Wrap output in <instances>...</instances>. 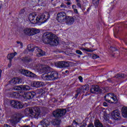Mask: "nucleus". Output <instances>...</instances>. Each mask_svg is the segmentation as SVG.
<instances>
[{
	"instance_id": "obj_37",
	"label": "nucleus",
	"mask_w": 127,
	"mask_h": 127,
	"mask_svg": "<svg viewBox=\"0 0 127 127\" xmlns=\"http://www.w3.org/2000/svg\"><path fill=\"white\" fill-rule=\"evenodd\" d=\"M116 53H119V51H115V52H114V54H113V57H117V56H118V55H116Z\"/></svg>"
},
{
	"instance_id": "obj_27",
	"label": "nucleus",
	"mask_w": 127,
	"mask_h": 127,
	"mask_svg": "<svg viewBox=\"0 0 127 127\" xmlns=\"http://www.w3.org/2000/svg\"><path fill=\"white\" fill-rule=\"evenodd\" d=\"M80 49L83 52H94V50H90L88 48H81Z\"/></svg>"
},
{
	"instance_id": "obj_30",
	"label": "nucleus",
	"mask_w": 127,
	"mask_h": 127,
	"mask_svg": "<svg viewBox=\"0 0 127 127\" xmlns=\"http://www.w3.org/2000/svg\"><path fill=\"white\" fill-rule=\"evenodd\" d=\"M15 91H21L22 90V86H15L13 88Z\"/></svg>"
},
{
	"instance_id": "obj_4",
	"label": "nucleus",
	"mask_w": 127,
	"mask_h": 127,
	"mask_svg": "<svg viewBox=\"0 0 127 127\" xmlns=\"http://www.w3.org/2000/svg\"><path fill=\"white\" fill-rule=\"evenodd\" d=\"M24 112L26 115H30L34 119H38L40 116L39 107L26 108Z\"/></svg>"
},
{
	"instance_id": "obj_7",
	"label": "nucleus",
	"mask_w": 127,
	"mask_h": 127,
	"mask_svg": "<svg viewBox=\"0 0 127 127\" xmlns=\"http://www.w3.org/2000/svg\"><path fill=\"white\" fill-rule=\"evenodd\" d=\"M104 99L106 102L108 103H111V101H114L117 103L118 102V98L117 96L113 93H108L104 96Z\"/></svg>"
},
{
	"instance_id": "obj_59",
	"label": "nucleus",
	"mask_w": 127,
	"mask_h": 127,
	"mask_svg": "<svg viewBox=\"0 0 127 127\" xmlns=\"http://www.w3.org/2000/svg\"><path fill=\"white\" fill-rule=\"evenodd\" d=\"M104 106H105V107H106V105H105V103L104 104Z\"/></svg>"
},
{
	"instance_id": "obj_25",
	"label": "nucleus",
	"mask_w": 127,
	"mask_h": 127,
	"mask_svg": "<svg viewBox=\"0 0 127 127\" xmlns=\"http://www.w3.org/2000/svg\"><path fill=\"white\" fill-rule=\"evenodd\" d=\"M122 116L123 118H127V108H124L122 109Z\"/></svg>"
},
{
	"instance_id": "obj_20",
	"label": "nucleus",
	"mask_w": 127,
	"mask_h": 127,
	"mask_svg": "<svg viewBox=\"0 0 127 127\" xmlns=\"http://www.w3.org/2000/svg\"><path fill=\"white\" fill-rule=\"evenodd\" d=\"M17 107H18L19 108H15V109H22V108H25V107H27L28 106V104L27 103H25L23 104L22 102L20 101H18V104H16Z\"/></svg>"
},
{
	"instance_id": "obj_40",
	"label": "nucleus",
	"mask_w": 127,
	"mask_h": 127,
	"mask_svg": "<svg viewBox=\"0 0 127 127\" xmlns=\"http://www.w3.org/2000/svg\"><path fill=\"white\" fill-rule=\"evenodd\" d=\"M25 11V10H24V9H22L20 11L19 14H22L24 13Z\"/></svg>"
},
{
	"instance_id": "obj_14",
	"label": "nucleus",
	"mask_w": 127,
	"mask_h": 127,
	"mask_svg": "<svg viewBox=\"0 0 127 127\" xmlns=\"http://www.w3.org/2000/svg\"><path fill=\"white\" fill-rule=\"evenodd\" d=\"M75 21V19L72 16H66L65 18V20L64 23H66L67 25H72L74 22Z\"/></svg>"
},
{
	"instance_id": "obj_45",
	"label": "nucleus",
	"mask_w": 127,
	"mask_h": 127,
	"mask_svg": "<svg viewBox=\"0 0 127 127\" xmlns=\"http://www.w3.org/2000/svg\"><path fill=\"white\" fill-rule=\"evenodd\" d=\"M76 5H72V9H76Z\"/></svg>"
},
{
	"instance_id": "obj_10",
	"label": "nucleus",
	"mask_w": 127,
	"mask_h": 127,
	"mask_svg": "<svg viewBox=\"0 0 127 127\" xmlns=\"http://www.w3.org/2000/svg\"><path fill=\"white\" fill-rule=\"evenodd\" d=\"M20 72L24 76H26V77H30L31 78H35V77H36V75L35 74L29 71V70L21 69L20 70Z\"/></svg>"
},
{
	"instance_id": "obj_31",
	"label": "nucleus",
	"mask_w": 127,
	"mask_h": 127,
	"mask_svg": "<svg viewBox=\"0 0 127 127\" xmlns=\"http://www.w3.org/2000/svg\"><path fill=\"white\" fill-rule=\"evenodd\" d=\"M92 2L94 5H95V7H97L99 5L100 0H92Z\"/></svg>"
},
{
	"instance_id": "obj_17",
	"label": "nucleus",
	"mask_w": 127,
	"mask_h": 127,
	"mask_svg": "<svg viewBox=\"0 0 127 127\" xmlns=\"http://www.w3.org/2000/svg\"><path fill=\"white\" fill-rule=\"evenodd\" d=\"M22 82V81L21 80V79L19 78L18 77H15L12 79L10 81V83L14 84H21Z\"/></svg>"
},
{
	"instance_id": "obj_2",
	"label": "nucleus",
	"mask_w": 127,
	"mask_h": 127,
	"mask_svg": "<svg viewBox=\"0 0 127 127\" xmlns=\"http://www.w3.org/2000/svg\"><path fill=\"white\" fill-rule=\"evenodd\" d=\"M50 15L49 12H45L43 13L39 14L37 16L34 13L30 14L28 16V19L31 23L33 24H43L49 19Z\"/></svg>"
},
{
	"instance_id": "obj_38",
	"label": "nucleus",
	"mask_w": 127,
	"mask_h": 127,
	"mask_svg": "<svg viewBox=\"0 0 127 127\" xmlns=\"http://www.w3.org/2000/svg\"><path fill=\"white\" fill-rule=\"evenodd\" d=\"M97 58H99L98 55L94 54L92 56V59H97Z\"/></svg>"
},
{
	"instance_id": "obj_42",
	"label": "nucleus",
	"mask_w": 127,
	"mask_h": 127,
	"mask_svg": "<svg viewBox=\"0 0 127 127\" xmlns=\"http://www.w3.org/2000/svg\"><path fill=\"white\" fill-rule=\"evenodd\" d=\"M1 7H2V2L0 1V12L1 10Z\"/></svg>"
},
{
	"instance_id": "obj_29",
	"label": "nucleus",
	"mask_w": 127,
	"mask_h": 127,
	"mask_svg": "<svg viewBox=\"0 0 127 127\" xmlns=\"http://www.w3.org/2000/svg\"><path fill=\"white\" fill-rule=\"evenodd\" d=\"M30 86L28 85H23L22 86V90L23 91H28L30 90Z\"/></svg>"
},
{
	"instance_id": "obj_34",
	"label": "nucleus",
	"mask_w": 127,
	"mask_h": 127,
	"mask_svg": "<svg viewBox=\"0 0 127 127\" xmlns=\"http://www.w3.org/2000/svg\"><path fill=\"white\" fill-rule=\"evenodd\" d=\"M76 54H78L79 55H83V53L81 52V51L77 50L75 51Z\"/></svg>"
},
{
	"instance_id": "obj_23",
	"label": "nucleus",
	"mask_w": 127,
	"mask_h": 127,
	"mask_svg": "<svg viewBox=\"0 0 127 127\" xmlns=\"http://www.w3.org/2000/svg\"><path fill=\"white\" fill-rule=\"evenodd\" d=\"M90 91L92 94H95L96 92H99L100 91V87H99L98 85H96L93 88H92Z\"/></svg>"
},
{
	"instance_id": "obj_6",
	"label": "nucleus",
	"mask_w": 127,
	"mask_h": 127,
	"mask_svg": "<svg viewBox=\"0 0 127 127\" xmlns=\"http://www.w3.org/2000/svg\"><path fill=\"white\" fill-rule=\"evenodd\" d=\"M23 32L25 35L27 36H33L40 32L39 29L35 28H25Z\"/></svg>"
},
{
	"instance_id": "obj_49",
	"label": "nucleus",
	"mask_w": 127,
	"mask_h": 127,
	"mask_svg": "<svg viewBox=\"0 0 127 127\" xmlns=\"http://www.w3.org/2000/svg\"><path fill=\"white\" fill-rule=\"evenodd\" d=\"M88 127H94V125L93 124H90L88 126Z\"/></svg>"
},
{
	"instance_id": "obj_57",
	"label": "nucleus",
	"mask_w": 127,
	"mask_h": 127,
	"mask_svg": "<svg viewBox=\"0 0 127 127\" xmlns=\"http://www.w3.org/2000/svg\"><path fill=\"white\" fill-rule=\"evenodd\" d=\"M66 1H70V0H66Z\"/></svg>"
},
{
	"instance_id": "obj_36",
	"label": "nucleus",
	"mask_w": 127,
	"mask_h": 127,
	"mask_svg": "<svg viewBox=\"0 0 127 127\" xmlns=\"http://www.w3.org/2000/svg\"><path fill=\"white\" fill-rule=\"evenodd\" d=\"M17 44L18 45V46H21L20 48H22V46H23V44L22 43L20 42H17Z\"/></svg>"
},
{
	"instance_id": "obj_5",
	"label": "nucleus",
	"mask_w": 127,
	"mask_h": 127,
	"mask_svg": "<svg viewBox=\"0 0 127 127\" xmlns=\"http://www.w3.org/2000/svg\"><path fill=\"white\" fill-rule=\"evenodd\" d=\"M27 49L29 52H33L34 50H36L37 57H41V56H44V55H45V52L42 51V50L38 48V47H35L33 45H28L27 46Z\"/></svg>"
},
{
	"instance_id": "obj_55",
	"label": "nucleus",
	"mask_w": 127,
	"mask_h": 127,
	"mask_svg": "<svg viewBox=\"0 0 127 127\" xmlns=\"http://www.w3.org/2000/svg\"><path fill=\"white\" fill-rule=\"evenodd\" d=\"M77 96H79V93H78V94H76V96L77 97Z\"/></svg>"
},
{
	"instance_id": "obj_9",
	"label": "nucleus",
	"mask_w": 127,
	"mask_h": 127,
	"mask_svg": "<svg viewBox=\"0 0 127 127\" xmlns=\"http://www.w3.org/2000/svg\"><path fill=\"white\" fill-rule=\"evenodd\" d=\"M66 114V110L65 109H57L53 111V115L55 118H61Z\"/></svg>"
},
{
	"instance_id": "obj_33",
	"label": "nucleus",
	"mask_w": 127,
	"mask_h": 127,
	"mask_svg": "<svg viewBox=\"0 0 127 127\" xmlns=\"http://www.w3.org/2000/svg\"><path fill=\"white\" fill-rule=\"evenodd\" d=\"M72 125L73 126H75V127H77V126H79V127H81V126H80V125H81V123L76 122L75 120L73 121Z\"/></svg>"
},
{
	"instance_id": "obj_58",
	"label": "nucleus",
	"mask_w": 127,
	"mask_h": 127,
	"mask_svg": "<svg viewBox=\"0 0 127 127\" xmlns=\"http://www.w3.org/2000/svg\"><path fill=\"white\" fill-rule=\"evenodd\" d=\"M78 58H80V57H81V56H78Z\"/></svg>"
},
{
	"instance_id": "obj_41",
	"label": "nucleus",
	"mask_w": 127,
	"mask_h": 127,
	"mask_svg": "<svg viewBox=\"0 0 127 127\" xmlns=\"http://www.w3.org/2000/svg\"><path fill=\"white\" fill-rule=\"evenodd\" d=\"M111 5H112V6L110 7V8H111V9H113V8H114V7H115V5H114V2H112L111 3Z\"/></svg>"
},
{
	"instance_id": "obj_8",
	"label": "nucleus",
	"mask_w": 127,
	"mask_h": 127,
	"mask_svg": "<svg viewBox=\"0 0 127 127\" xmlns=\"http://www.w3.org/2000/svg\"><path fill=\"white\" fill-rule=\"evenodd\" d=\"M66 16L67 15L66 14V13L61 12L57 14V20H58V22H60L61 23H65Z\"/></svg>"
},
{
	"instance_id": "obj_46",
	"label": "nucleus",
	"mask_w": 127,
	"mask_h": 127,
	"mask_svg": "<svg viewBox=\"0 0 127 127\" xmlns=\"http://www.w3.org/2000/svg\"><path fill=\"white\" fill-rule=\"evenodd\" d=\"M61 7H63L64 8H65V5L64 4L62 3L61 5Z\"/></svg>"
},
{
	"instance_id": "obj_11",
	"label": "nucleus",
	"mask_w": 127,
	"mask_h": 127,
	"mask_svg": "<svg viewBox=\"0 0 127 127\" xmlns=\"http://www.w3.org/2000/svg\"><path fill=\"white\" fill-rule=\"evenodd\" d=\"M121 114L120 111L118 110L113 111L111 113V118L112 120H115V121H119Z\"/></svg>"
},
{
	"instance_id": "obj_54",
	"label": "nucleus",
	"mask_w": 127,
	"mask_h": 127,
	"mask_svg": "<svg viewBox=\"0 0 127 127\" xmlns=\"http://www.w3.org/2000/svg\"><path fill=\"white\" fill-rule=\"evenodd\" d=\"M87 12L90 11V8H88L87 9Z\"/></svg>"
},
{
	"instance_id": "obj_50",
	"label": "nucleus",
	"mask_w": 127,
	"mask_h": 127,
	"mask_svg": "<svg viewBox=\"0 0 127 127\" xmlns=\"http://www.w3.org/2000/svg\"><path fill=\"white\" fill-rule=\"evenodd\" d=\"M104 119H105V120H106V121H109V117H106V116H105Z\"/></svg>"
},
{
	"instance_id": "obj_48",
	"label": "nucleus",
	"mask_w": 127,
	"mask_h": 127,
	"mask_svg": "<svg viewBox=\"0 0 127 127\" xmlns=\"http://www.w3.org/2000/svg\"><path fill=\"white\" fill-rule=\"evenodd\" d=\"M43 90L42 89H39L38 90V92H39V94H40V93L42 92ZM40 92V93H39Z\"/></svg>"
},
{
	"instance_id": "obj_53",
	"label": "nucleus",
	"mask_w": 127,
	"mask_h": 127,
	"mask_svg": "<svg viewBox=\"0 0 127 127\" xmlns=\"http://www.w3.org/2000/svg\"><path fill=\"white\" fill-rule=\"evenodd\" d=\"M118 77H123V74H118Z\"/></svg>"
},
{
	"instance_id": "obj_44",
	"label": "nucleus",
	"mask_w": 127,
	"mask_h": 127,
	"mask_svg": "<svg viewBox=\"0 0 127 127\" xmlns=\"http://www.w3.org/2000/svg\"><path fill=\"white\" fill-rule=\"evenodd\" d=\"M74 12L78 14V10L77 9H73Z\"/></svg>"
},
{
	"instance_id": "obj_19",
	"label": "nucleus",
	"mask_w": 127,
	"mask_h": 127,
	"mask_svg": "<svg viewBox=\"0 0 127 127\" xmlns=\"http://www.w3.org/2000/svg\"><path fill=\"white\" fill-rule=\"evenodd\" d=\"M89 89H90V86L88 84L83 85L80 88V93H85L86 91H88Z\"/></svg>"
},
{
	"instance_id": "obj_60",
	"label": "nucleus",
	"mask_w": 127,
	"mask_h": 127,
	"mask_svg": "<svg viewBox=\"0 0 127 127\" xmlns=\"http://www.w3.org/2000/svg\"><path fill=\"white\" fill-rule=\"evenodd\" d=\"M52 0V1H53V0Z\"/></svg>"
},
{
	"instance_id": "obj_22",
	"label": "nucleus",
	"mask_w": 127,
	"mask_h": 127,
	"mask_svg": "<svg viewBox=\"0 0 127 127\" xmlns=\"http://www.w3.org/2000/svg\"><path fill=\"white\" fill-rule=\"evenodd\" d=\"M17 54V53L14 52V53H11L7 55V58L11 62V60L13 59V57Z\"/></svg>"
},
{
	"instance_id": "obj_35",
	"label": "nucleus",
	"mask_w": 127,
	"mask_h": 127,
	"mask_svg": "<svg viewBox=\"0 0 127 127\" xmlns=\"http://www.w3.org/2000/svg\"><path fill=\"white\" fill-rule=\"evenodd\" d=\"M76 2H77V3L76 4L77 6L79 7V8H82V5H81V3H80V1L78 0Z\"/></svg>"
},
{
	"instance_id": "obj_51",
	"label": "nucleus",
	"mask_w": 127,
	"mask_h": 127,
	"mask_svg": "<svg viewBox=\"0 0 127 127\" xmlns=\"http://www.w3.org/2000/svg\"><path fill=\"white\" fill-rule=\"evenodd\" d=\"M66 4L67 5H70V4H71V2H67L66 3Z\"/></svg>"
},
{
	"instance_id": "obj_16",
	"label": "nucleus",
	"mask_w": 127,
	"mask_h": 127,
	"mask_svg": "<svg viewBox=\"0 0 127 127\" xmlns=\"http://www.w3.org/2000/svg\"><path fill=\"white\" fill-rule=\"evenodd\" d=\"M40 124L43 127H48L50 125V122L47 119H43L40 122Z\"/></svg>"
},
{
	"instance_id": "obj_26",
	"label": "nucleus",
	"mask_w": 127,
	"mask_h": 127,
	"mask_svg": "<svg viewBox=\"0 0 127 127\" xmlns=\"http://www.w3.org/2000/svg\"><path fill=\"white\" fill-rule=\"evenodd\" d=\"M19 121H20V118H15L13 120L11 121L12 126L15 127V125L19 122Z\"/></svg>"
},
{
	"instance_id": "obj_32",
	"label": "nucleus",
	"mask_w": 127,
	"mask_h": 127,
	"mask_svg": "<svg viewBox=\"0 0 127 127\" xmlns=\"http://www.w3.org/2000/svg\"><path fill=\"white\" fill-rule=\"evenodd\" d=\"M53 125H54L55 126H58V125H59L60 122L59 121V120L56 119L54 120H53Z\"/></svg>"
},
{
	"instance_id": "obj_13",
	"label": "nucleus",
	"mask_w": 127,
	"mask_h": 127,
	"mask_svg": "<svg viewBox=\"0 0 127 127\" xmlns=\"http://www.w3.org/2000/svg\"><path fill=\"white\" fill-rule=\"evenodd\" d=\"M56 64H57L59 68H67V67L70 66L69 62H59Z\"/></svg>"
},
{
	"instance_id": "obj_43",
	"label": "nucleus",
	"mask_w": 127,
	"mask_h": 127,
	"mask_svg": "<svg viewBox=\"0 0 127 127\" xmlns=\"http://www.w3.org/2000/svg\"><path fill=\"white\" fill-rule=\"evenodd\" d=\"M4 116V115L3 113L0 114V118L2 119V118Z\"/></svg>"
},
{
	"instance_id": "obj_47",
	"label": "nucleus",
	"mask_w": 127,
	"mask_h": 127,
	"mask_svg": "<svg viewBox=\"0 0 127 127\" xmlns=\"http://www.w3.org/2000/svg\"><path fill=\"white\" fill-rule=\"evenodd\" d=\"M1 73H2V70L0 69V80L1 78Z\"/></svg>"
},
{
	"instance_id": "obj_56",
	"label": "nucleus",
	"mask_w": 127,
	"mask_h": 127,
	"mask_svg": "<svg viewBox=\"0 0 127 127\" xmlns=\"http://www.w3.org/2000/svg\"><path fill=\"white\" fill-rule=\"evenodd\" d=\"M65 73H68V70H65Z\"/></svg>"
},
{
	"instance_id": "obj_28",
	"label": "nucleus",
	"mask_w": 127,
	"mask_h": 127,
	"mask_svg": "<svg viewBox=\"0 0 127 127\" xmlns=\"http://www.w3.org/2000/svg\"><path fill=\"white\" fill-rule=\"evenodd\" d=\"M94 125L95 127H104L103 126V125L100 123V121L99 120H96L94 122Z\"/></svg>"
},
{
	"instance_id": "obj_24",
	"label": "nucleus",
	"mask_w": 127,
	"mask_h": 127,
	"mask_svg": "<svg viewBox=\"0 0 127 127\" xmlns=\"http://www.w3.org/2000/svg\"><path fill=\"white\" fill-rule=\"evenodd\" d=\"M22 61L24 63H28V62H31L32 59H31L30 57H26L22 59Z\"/></svg>"
},
{
	"instance_id": "obj_39",
	"label": "nucleus",
	"mask_w": 127,
	"mask_h": 127,
	"mask_svg": "<svg viewBox=\"0 0 127 127\" xmlns=\"http://www.w3.org/2000/svg\"><path fill=\"white\" fill-rule=\"evenodd\" d=\"M78 79L81 83H83V77L81 76H78Z\"/></svg>"
},
{
	"instance_id": "obj_18",
	"label": "nucleus",
	"mask_w": 127,
	"mask_h": 127,
	"mask_svg": "<svg viewBox=\"0 0 127 127\" xmlns=\"http://www.w3.org/2000/svg\"><path fill=\"white\" fill-rule=\"evenodd\" d=\"M11 97L12 98H19L21 96V91L12 92L11 93Z\"/></svg>"
},
{
	"instance_id": "obj_21",
	"label": "nucleus",
	"mask_w": 127,
	"mask_h": 127,
	"mask_svg": "<svg viewBox=\"0 0 127 127\" xmlns=\"http://www.w3.org/2000/svg\"><path fill=\"white\" fill-rule=\"evenodd\" d=\"M18 101L16 100H10L9 101V104L11 107H12V108H14V109H15V108H19L18 106H16V104H18Z\"/></svg>"
},
{
	"instance_id": "obj_3",
	"label": "nucleus",
	"mask_w": 127,
	"mask_h": 127,
	"mask_svg": "<svg viewBox=\"0 0 127 127\" xmlns=\"http://www.w3.org/2000/svg\"><path fill=\"white\" fill-rule=\"evenodd\" d=\"M43 41L46 44H50L53 46H56L59 44V39L58 37L51 33H46L43 35Z\"/></svg>"
},
{
	"instance_id": "obj_12",
	"label": "nucleus",
	"mask_w": 127,
	"mask_h": 127,
	"mask_svg": "<svg viewBox=\"0 0 127 127\" xmlns=\"http://www.w3.org/2000/svg\"><path fill=\"white\" fill-rule=\"evenodd\" d=\"M34 96H35V92H25L24 93L22 97L25 100H31Z\"/></svg>"
},
{
	"instance_id": "obj_52",
	"label": "nucleus",
	"mask_w": 127,
	"mask_h": 127,
	"mask_svg": "<svg viewBox=\"0 0 127 127\" xmlns=\"http://www.w3.org/2000/svg\"><path fill=\"white\" fill-rule=\"evenodd\" d=\"M116 49L113 48V47H111L110 48V50H115Z\"/></svg>"
},
{
	"instance_id": "obj_1",
	"label": "nucleus",
	"mask_w": 127,
	"mask_h": 127,
	"mask_svg": "<svg viewBox=\"0 0 127 127\" xmlns=\"http://www.w3.org/2000/svg\"><path fill=\"white\" fill-rule=\"evenodd\" d=\"M34 69L37 70L39 73H45L42 75V78L45 81H53L59 78L58 72L52 71L49 66H41L40 68L37 66Z\"/></svg>"
},
{
	"instance_id": "obj_15",
	"label": "nucleus",
	"mask_w": 127,
	"mask_h": 127,
	"mask_svg": "<svg viewBox=\"0 0 127 127\" xmlns=\"http://www.w3.org/2000/svg\"><path fill=\"white\" fill-rule=\"evenodd\" d=\"M31 85L33 87L40 88V87H43V86L45 85V83L42 81H34L32 82Z\"/></svg>"
}]
</instances>
